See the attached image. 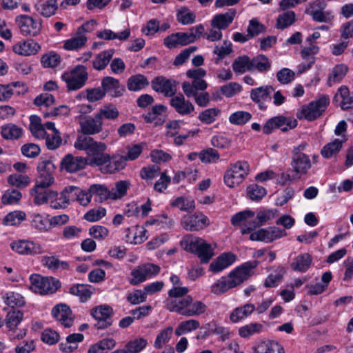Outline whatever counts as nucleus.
Segmentation results:
<instances>
[{
  "label": "nucleus",
  "mask_w": 353,
  "mask_h": 353,
  "mask_svg": "<svg viewBox=\"0 0 353 353\" xmlns=\"http://www.w3.org/2000/svg\"><path fill=\"white\" fill-rule=\"evenodd\" d=\"M256 260L247 261L236 268L227 276H221L210 286V292L216 295L225 293L249 279L259 265Z\"/></svg>",
  "instance_id": "nucleus-1"
},
{
  "label": "nucleus",
  "mask_w": 353,
  "mask_h": 353,
  "mask_svg": "<svg viewBox=\"0 0 353 353\" xmlns=\"http://www.w3.org/2000/svg\"><path fill=\"white\" fill-rule=\"evenodd\" d=\"M74 147L79 150L85 151L90 157L91 165H102L110 159V154L105 153L107 150L105 143L96 141L91 135L79 134L74 143Z\"/></svg>",
  "instance_id": "nucleus-2"
},
{
  "label": "nucleus",
  "mask_w": 353,
  "mask_h": 353,
  "mask_svg": "<svg viewBox=\"0 0 353 353\" xmlns=\"http://www.w3.org/2000/svg\"><path fill=\"white\" fill-rule=\"evenodd\" d=\"M74 147L79 150L85 151L90 157L91 165H102L110 159V154L105 153L107 150L105 143L96 141L91 135L79 134L74 143Z\"/></svg>",
  "instance_id": "nucleus-3"
},
{
  "label": "nucleus",
  "mask_w": 353,
  "mask_h": 353,
  "mask_svg": "<svg viewBox=\"0 0 353 353\" xmlns=\"http://www.w3.org/2000/svg\"><path fill=\"white\" fill-rule=\"evenodd\" d=\"M165 307L171 312H176L187 317L201 316L205 314L208 309L207 305L203 302L193 300L190 295L186 296L179 301H167Z\"/></svg>",
  "instance_id": "nucleus-4"
},
{
  "label": "nucleus",
  "mask_w": 353,
  "mask_h": 353,
  "mask_svg": "<svg viewBox=\"0 0 353 353\" xmlns=\"http://www.w3.org/2000/svg\"><path fill=\"white\" fill-rule=\"evenodd\" d=\"M37 170L38 176L34 187L30 190V194L34 198L39 193L48 192L46 188L52 186L55 181L56 166L51 160L46 159L38 163Z\"/></svg>",
  "instance_id": "nucleus-5"
},
{
  "label": "nucleus",
  "mask_w": 353,
  "mask_h": 353,
  "mask_svg": "<svg viewBox=\"0 0 353 353\" xmlns=\"http://www.w3.org/2000/svg\"><path fill=\"white\" fill-rule=\"evenodd\" d=\"M180 244L185 251L196 254L203 263H208L214 255L211 244L193 234L185 235Z\"/></svg>",
  "instance_id": "nucleus-6"
},
{
  "label": "nucleus",
  "mask_w": 353,
  "mask_h": 353,
  "mask_svg": "<svg viewBox=\"0 0 353 353\" xmlns=\"http://www.w3.org/2000/svg\"><path fill=\"white\" fill-rule=\"evenodd\" d=\"M72 193L71 185L65 187L59 194L57 191L48 190L34 196V202L37 205L49 203L52 208L64 209L72 201Z\"/></svg>",
  "instance_id": "nucleus-7"
},
{
  "label": "nucleus",
  "mask_w": 353,
  "mask_h": 353,
  "mask_svg": "<svg viewBox=\"0 0 353 353\" xmlns=\"http://www.w3.org/2000/svg\"><path fill=\"white\" fill-rule=\"evenodd\" d=\"M306 147L307 143L303 142L294 147L292 150L290 165L292 167V171L296 174L298 179L306 174L312 167L309 156L303 152Z\"/></svg>",
  "instance_id": "nucleus-8"
},
{
  "label": "nucleus",
  "mask_w": 353,
  "mask_h": 353,
  "mask_svg": "<svg viewBox=\"0 0 353 353\" xmlns=\"http://www.w3.org/2000/svg\"><path fill=\"white\" fill-rule=\"evenodd\" d=\"M250 170V165L247 161H239L230 164L224 174V183L230 188L239 186L245 180Z\"/></svg>",
  "instance_id": "nucleus-9"
},
{
  "label": "nucleus",
  "mask_w": 353,
  "mask_h": 353,
  "mask_svg": "<svg viewBox=\"0 0 353 353\" xmlns=\"http://www.w3.org/2000/svg\"><path fill=\"white\" fill-rule=\"evenodd\" d=\"M61 79L66 83L69 91H75L81 89L88 79L87 68L83 65H77L72 69L64 72Z\"/></svg>",
  "instance_id": "nucleus-10"
},
{
  "label": "nucleus",
  "mask_w": 353,
  "mask_h": 353,
  "mask_svg": "<svg viewBox=\"0 0 353 353\" xmlns=\"http://www.w3.org/2000/svg\"><path fill=\"white\" fill-rule=\"evenodd\" d=\"M329 103V97L324 95L307 105H303L297 112L296 117L299 119H305L308 121H314L321 115Z\"/></svg>",
  "instance_id": "nucleus-11"
},
{
  "label": "nucleus",
  "mask_w": 353,
  "mask_h": 353,
  "mask_svg": "<svg viewBox=\"0 0 353 353\" xmlns=\"http://www.w3.org/2000/svg\"><path fill=\"white\" fill-rule=\"evenodd\" d=\"M32 291L40 294H49L54 293L61 286L59 280L53 277H44L39 274L30 276Z\"/></svg>",
  "instance_id": "nucleus-12"
},
{
  "label": "nucleus",
  "mask_w": 353,
  "mask_h": 353,
  "mask_svg": "<svg viewBox=\"0 0 353 353\" xmlns=\"http://www.w3.org/2000/svg\"><path fill=\"white\" fill-rule=\"evenodd\" d=\"M251 231L252 229L250 228H243L241 230V233L242 234L250 233V240L264 241L265 243L272 242L287 235L285 230L277 227H270L266 229H260L252 232H251Z\"/></svg>",
  "instance_id": "nucleus-13"
},
{
  "label": "nucleus",
  "mask_w": 353,
  "mask_h": 353,
  "mask_svg": "<svg viewBox=\"0 0 353 353\" xmlns=\"http://www.w3.org/2000/svg\"><path fill=\"white\" fill-rule=\"evenodd\" d=\"M113 309L111 306L103 304L96 306L90 310V315L96 320L94 326L98 330H104L113 323Z\"/></svg>",
  "instance_id": "nucleus-14"
},
{
  "label": "nucleus",
  "mask_w": 353,
  "mask_h": 353,
  "mask_svg": "<svg viewBox=\"0 0 353 353\" xmlns=\"http://www.w3.org/2000/svg\"><path fill=\"white\" fill-rule=\"evenodd\" d=\"M160 267L154 263H145L138 265L131 272L132 278L129 280L130 284L136 285L143 281L148 278H151L160 272Z\"/></svg>",
  "instance_id": "nucleus-15"
},
{
  "label": "nucleus",
  "mask_w": 353,
  "mask_h": 353,
  "mask_svg": "<svg viewBox=\"0 0 353 353\" xmlns=\"http://www.w3.org/2000/svg\"><path fill=\"white\" fill-rule=\"evenodd\" d=\"M16 21L21 33L24 36L35 37L41 31L42 22L41 19H36L24 14L17 17Z\"/></svg>",
  "instance_id": "nucleus-16"
},
{
  "label": "nucleus",
  "mask_w": 353,
  "mask_h": 353,
  "mask_svg": "<svg viewBox=\"0 0 353 353\" xmlns=\"http://www.w3.org/2000/svg\"><path fill=\"white\" fill-rule=\"evenodd\" d=\"M325 3L316 0L310 3L305 10V14L310 15L313 21L319 23H329L334 19L331 11H325Z\"/></svg>",
  "instance_id": "nucleus-17"
},
{
  "label": "nucleus",
  "mask_w": 353,
  "mask_h": 353,
  "mask_svg": "<svg viewBox=\"0 0 353 353\" xmlns=\"http://www.w3.org/2000/svg\"><path fill=\"white\" fill-rule=\"evenodd\" d=\"M297 125V121L294 119L286 118L283 116H278L268 119L263 127V132L270 134L275 129H281L287 131L294 128Z\"/></svg>",
  "instance_id": "nucleus-18"
},
{
  "label": "nucleus",
  "mask_w": 353,
  "mask_h": 353,
  "mask_svg": "<svg viewBox=\"0 0 353 353\" xmlns=\"http://www.w3.org/2000/svg\"><path fill=\"white\" fill-rule=\"evenodd\" d=\"M11 249L22 255H37L44 252L41 244L33 241L17 240L10 243Z\"/></svg>",
  "instance_id": "nucleus-19"
},
{
  "label": "nucleus",
  "mask_w": 353,
  "mask_h": 353,
  "mask_svg": "<svg viewBox=\"0 0 353 353\" xmlns=\"http://www.w3.org/2000/svg\"><path fill=\"white\" fill-rule=\"evenodd\" d=\"M181 223L183 227L188 231H199L209 225L210 220L200 212L184 216Z\"/></svg>",
  "instance_id": "nucleus-20"
},
{
  "label": "nucleus",
  "mask_w": 353,
  "mask_h": 353,
  "mask_svg": "<svg viewBox=\"0 0 353 353\" xmlns=\"http://www.w3.org/2000/svg\"><path fill=\"white\" fill-rule=\"evenodd\" d=\"M182 90L188 98H193L195 103L200 107H206L210 101V94L205 90L206 89L192 88L189 85V81L182 83Z\"/></svg>",
  "instance_id": "nucleus-21"
},
{
  "label": "nucleus",
  "mask_w": 353,
  "mask_h": 353,
  "mask_svg": "<svg viewBox=\"0 0 353 353\" xmlns=\"http://www.w3.org/2000/svg\"><path fill=\"white\" fill-rule=\"evenodd\" d=\"M152 89L163 94L165 97H174L176 93V82L174 80L166 79L163 77H158L152 81Z\"/></svg>",
  "instance_id": "nucleus-22"
},
{
  "label": "nucleus",
  "mask_w": 353,
  "mask_h": 353,
  "mask_svg": "<svg viewBox=\"0 0 353 353\" xmlns=\"http://www.w3.org/2000/svg\"><path fill=\"white\" fill-rule=\"evenodd\" d=\"M52 316L65 327H70L74 323L72 310L66 304H57L51 312Z\"/></svg>",
  "instance_id": "nucleus-23"
},
{
  "label": "nucleus",
  "mask_w": 353,
  "mask_h": 353,
  "mask_svg": "<svg viewBox=\"0 0 353 353\" xmlns=\"http://www.w3.org/2000/svg\"><path fill=\"white\" fill-rule=\"evenodd\" d=\"M274 90L271 85L261 86L250 91V98L261 110H266V102L271 100V94Z\"/></svg>",
  "instance_id": "nucleus-24"
},
{
  "label": "nucleus",
  "mask_w": 353,
  "mask_h": 353,
  "mask_svg": "<svg viewBox=\"0 0 353 353\" xmlns=\"http://www.w3.org/2000/svg\"><path fill=\"white\" fill-rule=\"evenodd\" d=\"M79 132L82 134L94 135L103 130V121L94 114V117H88L79 122Z\"/></svg>",
  "instance_id": "nucleus-25"
},
{
  "label": "nucleus",
  "mask_w": 353,
  "mask_h": 353,
  "mask_svg": "<svg viewBox=\"0 0 353 353\" xmlns=\"http://www.w3.org/2000/svg\"><path fill=\"white\" fill-rule=\"evenodd\" d=\"M88 164L86 158L66 154L61 161V168L67 172L72 173L85 168Z\"/></svg>",
  "instance_id": "nucleus-26"
},
{
  "label": "nucleus",
  "mask_w": 353,
  "mask_h": 353,
  "mask_svg": "<svg viewBox=\"0 0 353 353\" xmlns=\"http://www.w3.org/2000/svg\"><path fill=\"white\" fill-rule=\"evenodd\" d=\"M101 88L112 97H119L122 96L125 90V86L121 85L119 79L112 77H105L101 81Z\"/></svg>",
  "instance_id": "nucleus-27"
},
{
  "label": "nucleus",
  "mask_w": 353,
  "mask_h": 353,
  "mask_svg": "<svg viewBox=\"0 0 353 353\" xmlns=\"http://www.w3.org/2000/svg\"><path fill=\"white\" fill-rule=\"evenodd\" d=\"M46 128L50 131V132H46V135L44 137L47 148L51 150L59 148L63 141L59 130L55 128L53 122H46Z\"/></svg>",
  "instance_id": "nucleus-28"
},
{
  "label": "nucleus",
  "mask_w": 353,
  "mask_h": 353,
  "mask_svg": "<svg viewBox=\"0 0 353 353\" xmlns=\"http://www.w3.org/2000/svg\"><path fill=\"white\" fill-rule=\"evenodd\" d=\"M40 50L41 46L32 39L19 41L12 46L14 52L22 56L34 55Z\"/></svg>",
  "instance_id": "nucleus-29"
},
{
  "label": "nucleus",
  "mask_w": 353,
  "mask_h": 353,
  "mask_svg": "<svg viewBox=\"0 0 353 353\" xmlns=\"http://www.w3.org/2000/svg\"><path fill=\"white\" fill-rule=\"evenodd\" d=\"M100 167V170L103 174H114L123 170L126 165V161L123 156L110 155L109 160L102 165H96Z\"/></svg>",
  "instance_id": "nucleus-30"
},
{
  "label": "nucleus",
  "mask_w": 353,
  "mask_h": 353,
  "mask_svg": "<svg viewBox=\"0 0 353 353\" xmlns=\"http://www.w3.org/2000/svg\"><path fill=\"white\" fill-rule=\"evenodd\" d=\"M170 105L180 115H188L194 110V106L192 102L185 99L181 94L174 96L170 99Z\"/></svg>",
  "instance_id": "nucleus-31"
},
{
  "label": "nucleus",
  "mask_w": 353,
  "mask_h": 353,
  "mask_svg": "<svg viewBox=\"0 0 353 353\" xmlns=\"http://www.w3.org/2000/svg\"><path fill=\"white\" fill-rule=\"evenodd\" d=\"M236 14V11L233 8L225 13L216 14L211 20V26L214 28L225 30L232 23Z\"/></svg>",
  "instance_id": "nucleus-32"
},
{
  "label": "nucleus",
  "mask_w": 353,
  "mask_h": 353,
  "mask_svg": "<svg viewBox=\"0 0 353 353\" xmlns=\"http://www.w3.org/2000/svg\"><path fill=\"white\" fill-rule=\"evenodd\" d=\"M254 311L255 305L250 303L236 307L230 312V321L233 323H239L250 316Z\"/></svg>",
  "instance_id": "nucleus-33"
},
{
  "label": "nucleus",
  "mask_w": 353,
  "mask_h": 353,
  "mask_svg": "<svg viewBox=\"0 0 353 353\" xmlns=\"http://www.w3.org/2000/svg\"><path fill=\"white\" fill-rule=\"evenodd\" d=\"M236 259V256L230 252L223 253L210 265V270L218 273L231 265Z\"/></svg>",
  "instance_id": "nucleus-34"
},
{
  "label": "nucleus",
  "mask_w": 353,
  "mask_h": 353,
  "mask_svg": "<svg viewBox=\"0 0 353 353\" xmlns=\"http://www.w3.org/2000/svg\"><path fill=\"white\" fill-rule=\"evenodd\" d=\"M34 8L41 16L50 17L55 14L58 5L57 0H37Z\"/></svg>",
  "instance_id": "nucleus-35"
},
{
  "label": "nucleus",
  "mask_w": 353,
  "mask_h": 353,
  "mask_svg": "<svg viewBox=\"0 0 353 353\" xmlns=\"http://www.w3.org/2000/svg\"><path fill=\"white\" fill-rule=\"evenodd\" d=\"M188 78L192 79V81L189 82V85L192 88H197L199 89H206L208 87L207 82L203 79L206 75V71L203 68H196L189 70L186 72Z\"/></svg>",
  "instance_id": "nucleus-36"
},
{
  "label": "nucleus",
  "mask_w": 353,
  "mask_h": 353,
  "mask_svg": "<svg viewBox=\"0 0 353 353\" xmlns=\"http://www.w3.org/2000/svg\"><path fill=\"white\" fill-rule=\"evenodd\" d=\"M114 53V49H108L97 54L92 61V68L98 71L104 70Z\"/></svg>",
  "instance_id": "nucleus-37"
},
{
  "label": "nucleus",
  "mask_w": 353,
  "mask_h": 353,
  "mask_svg": "<svg viewBox=\"0 0 353 353\" xmlns=\"http://www.w3.org/2000/svg\"><path fill=\"white\" fill-rule=\"evenodd\" d=\"M312 256L309 253H302L296 256L290 263L291 268L299 272H305L311 266Z\"/></svg>",
  "instance_id": "nucleus-38"
},
{
  "label": "nucleus",
  "mask_w": 353,
  "mask_h": 353,
  "mask_svg": "<svg viewBox=\"0 0 353 353\" xmlns=\"http://www.w3.org/2000/svg\"><path fill=\"white\" fill-rule=\"evenodd\" d=\"M347 140L346 135H343L342 139H335L332 142L325 144L321 149V155L326 159L331 158L339 152L342 148L343 143Z\"/></svg>",
  "instance_id": "nucleus-39"
},
{
  "label": "nucleus",
  "mask_w": 353,
  "mask_h": 353,
  "mask_svg": "<svg viewBox=\"0 0 353 353\" xmlns=\"http://www.w3.org/2000/svg\"><path fill=\"white\" fill-rule=\"evenodd\" d=\"M146 232L147 230L143 227L136 225L132 228H128L125 230L127 241L140 244L148 239Z\"/></svg>",
  "instance_id": "nucleus-40"
},
{
  "label": "nucleus",
  "mask_w": 353,
  "mask_h": 353,
  "mask_svg": "<svg viewBox=\"0 0 353 353\" xmlns=\"http://www.w3.org/2000/svg\"><path fill=\"white\" fill-rule=\"evenodd\" d=\"M254 353H285L283 347L277 341H263L254 348Z\"/></svg>",
  "instance_id": "nucleus-41"
},
{
  "label": "nucleus",
  "mask_w": 353,
  "mask_h": 353,
  "mask_svg": "<svg viewBox=\"0 0 353 353\" xmlns=\"http://www.w3.org/2000/svg\"><path fill=\"white\" fill-rule=\"evenodd\" d=\"M72 201H76L82 206L88 205L92 200V194L90 192V188L87 190H82L74 185H71Z\"/></svg>",
  "instance_id": "nucleus-42"
},
{
  "label": "nucleus",
  "mask_w": 353,
  "mask_h": 353,
  "mask_svg": "<svg viewBox=\"0 0 353 353\" xmlns=\"http://www.w3.org/2000/svg\"><path fill=\"white\" fill-rule=\"evenodd\" d=\"M92 196H95V201L103 203L108 199L112 200L111 192L107 186L102 184H92L90 186Z\"/></svg>",
  "instance_id": "nucleus-43"
},
{
  "label": "nucleus",
  "mask_w": 353,
  "mask_h": 353,
  "mask_svg": "<svg viewBox=\"0 0 353 353\" xmlns=\"http://www.w3.org/2000/svg\"><path fill=\"white\" fill-rule=\"evenodd\" d=\"M347 71L348 68L345 64H338L335 65L329 74L327 82V85L332 86L336 83H340L346 75Z\"/></svg>",
  "instance_id": "nucleus-44"
},
{
  "label": "nucleus",
  "mask_w": 353,
  "mask_h": 353,
  "mask_svg": "<svg viewBox=\"0 0 353 353\" xmlns=\"http://www.w3.org/2000/svg\"><path fill=\"white\" fill-rule=\"evenodd\" d=\"M88 41V38L85 34H76L63 43V49L69 51L79 50L83 48Z\"/></svg>",
  "instance_id": "nucleus-45"
},
{
  "label": "nucleus",
  "mask_w": 353,
  "mask_h": 353,
  "mask_svg": "<svg viewBox=\"0 0 353 353\" xmlns=\"http://www.w3.org/2000/svg\"><path fill=\"white\" fill-rule=\"evenodd\" d=\"M272 62L264 54H259L251 59V71L256 70L259 72H267L270 70Z\"/></svg>",
  "instance_id": "nucleus-46"
},
{
  "label": "nucleus",
  "mask_w": 353,
  "mask_h": 353,
  "mask_svg": "<svg viewBox=\"0 0 353 353\" xmlns=\"http://www.w3.org/2000/svg\"><path fill=\"white\" fill-rule=\"evenodd\" d=\"M41 263L43 266L52 271L65 270L70 268L68 262L61 261L55 256H45L42 258Z\"/></svg>",
  "instance_id": "nucleus-47"
},
{
  "label": "nucleus",
  "mask_w": 353,
  "mask_h": 353,
  "mask_svg": "<svg viewBox=\"0 0 353 353\" xmlns=\"http://www.w3.org/2000/svg\"><path fill=\"white\" fill-rule=\"evenodd\" d=\"M336 98L340 97V107L342 110H346L353 108V92L350 94L347 86H341L336 92Z\"/></svg>",
  "instance_id": "nucleus-48"
},
{
  "label": "nucleus",
  "mask_w": 353,
  "mask_h": 353,
  "mask_svg": "<svg viewBox=\"0 0 353 353\" xmlns=\"http://www.w3.org/2000/svg\"><path fill=\"white\" fill-rule=\"evenodd\" d=\"M116 345V341L112 338L103 339L90 346L88 353H107Z\"/></svg>",
  "instance_id": "nucleus-49"
},
{
  "label": "nucleus",
  "mask_w": 353,
  "mask_h": 353,
  "mask_svg": "<svg viewBox=\"0 0 353 353\" xmlns=\"http://www.w3.org/2000/svg\"><path fill=\"white\" fill-rule=\"evenodd\" d=\"M1 134L4 139L15 140L23 134V129L15 124L8 123L1 128Z\"/></svg>",
  "instance_id": "nucleus-50"
},
{
  "label": "nucleus",
  "mask_w": 353,
  "mask_h": 353,
  "mask_svg": "<svg viewBox=\"0 0 353 353\" xmlns=\"http://www.w3.org/2000/svg\"><path fill=\"white\" fill-rule=\"evenodd\" d=\"M263 325L259 323L252 322L241 326L238 333L239 336L243 339H248L255 334L261 333L263 330Z\"/></svg>",
  "instance_id": "nucleus-51"
},
{
  "label": "nucleus",
  "mask_w": 353,
  "mask_h": 353,
  "mask_svg": "<svg viewBox=\"0 0 353 353\" xmlns=\"http://www.w3.org/2000/svg\"><path fill=\"white\" fill-rule=\"evenodd\" d=\"M130 186L131 184L128 181L121 180L117 181L114 184V188L110 190L112 200H119L126 196Z\"/></svg>",
  "instance_id": "nucleus-52"
},
{
  "label": "nucleus",
  "mask_w": 353,
  "mask_h": 353,
  "mask_svg": "<svg viewBox=\"0 0 353 353\" xmlns=\"http://www.w3.org/2000/svg\"><path fill=\"white\" fill-rule=\"evenodd\" d=\"M29 128L33 136L39 139H44L45 135H46V130H48L46 128V123L42 125L40 118L37 116L30 117Z\"/></svg>",
  "instance_id": "nucleus-53"
},
{
  "label": "nucleus",
  "mask_w": 353,
  "mask_h": 353,
  "mask_svg": "<svg viewBox=\"0 0 353 353\" xmlns=\"http://www.w3.org/2000/svg\"><path fill=\"white\" fill-rule=\"evenodd\" d=\"M96 114L101 121H103L104 119L108 120L117 119L119 116V112L114 105L110 103L101 108Z\"/></svg>",
  "instance_id": "nucleus-54"
},
{
  "label": "nucleus",
  "mask_w": 353,
  "mask_h": 353,
  "mask_svg": "<svg viewBox=\"0 0 353 353\" xmlns=\"http://www.w3.org/2000/svg\"><path fill=\"white\" fill-rule=\"evenodd\" d=\"M69 292L78 296L81 302L88 301L92 294L90 287L83 284H76L71 286Z\"/></svg>",
  "instance_id": "nucleus-55"
},
{
  "label": "nucleus",
  "mask_w": 353,
  "mask_h": 353,
  "mask_svg": "<svg viewBox=\"0 0 353 353\" xmlns=\"http://www.w3.org/2000/svg\"><path fill=\"white\" fill-rule=\"evenodd\" d=\"M26 219V214L21 210H15L8 213L3 218L2 223L7 226L19 225Z\"/></svg>",
  "instance_id": "nucleus-56"
},
{
  "label": "nucleus",
  "mask_w": 353,
  "mask_h": 353,
  "mask_svg": "<svg viewBox=\"0 0 353 353\" xmlns=\"http://www.w3.org/2000/svg\"><path fill=\"white\" fill-rule=\"evenodd\" d=\"M148 340L143 337H137L129 341L125 345L127 353H139L148 345Z\"/></svg>",
  "instance_id": "nucleus-57"
},
{
  "label": "nucleus",
  "mask_w": 353,
  "mask_h": 353,
  "mask_svg": "<svg viewBox=\"0 0 353 353\" xmlns=\"http://www.w3.org/2000/svg\"><path fill=\"white\" fill-rule=\"evenodd\" d=\"M149 85V82L145 77L142 74L132 76L128 80L127 86L131 91H139Z\"/></svg>",
  "instance_id": "nucleus-58"
},
{
  "label": "nucleus",
  "mask_w": 353,
  "mask_h": 353,
  "mask_svg": "<svg viewBox=\"0 0 353 353\" xmlns=\"http://www.w3.org/2000/svg\"><path fill=\"white\" fill-rule=\"evenodd\" d=\"M5 303L10 307H23L25 303L24 297L19 293L8 292L3 296Z\"/></svg>",
  "instance_id": "nucleus-59"
},
{
  "label": "nucleus",
  "mask_w": 353,
  "mask_h": 353,
  "mask_svg": "<svg viewBox=\"0 0 353 353\" xmlns=\"http://www.w3.org/2000/svg\"><path fill=\"white\" fill-rule=\"evenodd\" d=\"M200 327V323L198 320L191 319L182 321L179 324L175 330V334L181 336L188 332L197 330Z\"/></svg>",
  "instance_id": "nucleus-60"
},
{
  "label": "nucleus",
  "mask_w": 353,
  "mask_h": 353,
  "mask_svg": "<svg viewBox=\"0 0 353 353\" xmlns=\"http://www.w3.org/2000/svg\"><path fill=\"white\" fill-rule=\"evenodd\" d=\"M232 69L236 73L239 74L251 71V59L245 55L238 57L232 63Z\"/></svg>",
  "instance_id": "nucleus-61"
},
{
  "label": "nucleus",
  "mask_w": 353,
  "mask_h": 353,
  "mask_svg": "<svg viewBox=\"0 0 353 353\" xmlns=\"http://www.w3.org/2000/svg\"><path fill=\"white\" fill-rule=\"evenodd\" d=\"M176 19L182 25L192 24L196 21V14L187 7H182L176 12Z\"/></svg>",
  "instance_id": "nucleus-62"
},
{
  "label": "nucleus",
  "mask_w": 353,
  "mask_h": 353,
  "mask_svg": "<svg viewBox=\"0 0 353 353\" xmlns=\"http://www.w3.org/2000/svg\"><path fill=\"white\" fill-rule=\"evenodd\" d=\"M23 318V314L20 310H12L7 314L6 324L10 331L12 332L17 328Z\"/></svg>",
  "instance_id": "nucleus-63"
},
{
  "label": "nucleus",
  "mask_w": 353,
  "mask_h": 353,
  "mask_svg": "<svg viewBox=\"0 0 353 353\" xmlns=\"http://www.w3.org/2000/svg\"><path fill=\"white\" fill-rule=\"evenodd\" d=\"M31 226L40 232L48 231L50 225L49 220L43 215L34 213L31 216Z\"/></svg>",
  "instance_id": "nucleus-64"
}]
</instances>
